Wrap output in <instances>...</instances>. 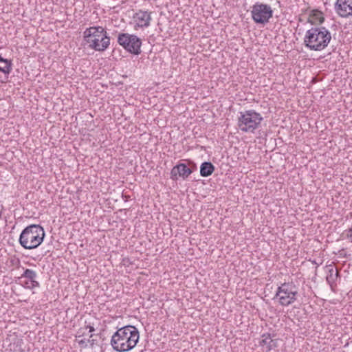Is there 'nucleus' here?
<instances>
[{"label":"nucleus","mask_w":352,"mask_h":352,"mask_svg":"<svg viewBox=\"0 0 352 352\" xmlns=\"http://www.w3.org/2000/svg\"><path fill=\"white\" fill-rule=\"evenodd\" d=\"M140 338L138 329L133 325H126L118 329L112 336L111 344L117 352H127L133 349Z\"/></svg>","instance_id":"nucleus-1"},{"label":"nucleus","mask_w":352,"mask_h":352,"mask_svg":"<svg viewBox=\"0 0 352 352\" xmlns=\"http://www.w3.org/2000/svg\"><path fill=\"white\" fill-rule=\"evenodd\" d=\"M331 40V34L325 27L319 25L308 30L304 37V45L313 51H321Z\"/></svg>","instance_id":"nucleus-2"},{"label":"nucleus","mask_w":352,"mask_h":352,"mask_svg":"<svg viewBox=\"0 0 352 352\" xmlns=\"http://www.w3.org/2000/svg\"><path fill=\"white\" fill-rule=\"evenodd\" d=\"M83 40L90 49L103 52L110 45V37L102 26H92L83 32Z\"/></svg>","instance_id":"nucleus-3"},{"label":"nucleus","mask_w":352,"mask_h":352,"mask_svg":"<svg viewBox=\"0 0 352 352\" xmlns=\"http://www.w3.org/2000/svg\"><path fill=\"white\" fill-rule=\"evenodd\" d=\"M45 236L44 228L38 224H31L25 227L20 234L19 243L25 250L38 248Z\"/></svg>","instance_id":"nucleus-4"},{"label":"nucleus","mask_w":352,"mask_h":352,"mask_svg":"<svg viewBox=\"0 0 352 352\" xmlns=\"http://www.w3.org/2000/svg\"><path fill=\"white\" fill-rule=\"evenodd\" d=\"M263 119L262 116L254 110H247L240 112L237 124L243 132L254 133L260 126Z\"/></svg>","instance_id":"nucleus-5"},{"label":"nucleus","mask_w":352,"mask_h":352,"mask_svg":"<svg viewBox=\"0 0 352 352\" xmlns=\"http://www.w3.org/2000/svg\"><path fill=\"white\" fill-rule=\"evenodd\" d=\"M297 296V287L293 283H284L277 288L274 298L278 299L280 305L287 307L294 303Z\"/></svg>","instance_id":"nucleus-6"},{"label":"nucleus","mask_w":352,"mask_h":352,"mask_svg":"<svg viewBox=\"0 0 352 352\" xmlns=\"http://www.w3.org/2000/svg\"><path fill=\"white\" fill-rule=\"evenodd\" d=\"M118 43L127 52L135 55H139L142 52V41L136 35L120 33L118 37Z\"/></svg>","instance_id":"nucleus-7"},{"label":"nucleus","mask_w":352,"mask_h":352,"mask_svg":"<svg viewBox=\"0 0 352 352\" xmlns=\"http://www.w3.org/2000/svg\"><path fill=\"white\" fill-rule=\"evenodd\" d=\"M252 18L256 23H267L272 17L273 10L270 5L256 2L252 8Z\"/></svg>","instance_id":"nucleus-8"},{"label":"nucleus","mask_w":352,"mask_h":352,"mask_svg":"<svg viewBox=\"0 0 352 352\" xmlns=\"http://www.w3.org/2000/svg\"><path fill=\"white\" fill-rule=\"evenodd\" d=\"M334 10L342 18L352 17V0H336Z\"/></svg>","instance_id":"nucleus-9"},{"label":"nucleus","mask_w":352,"mask_h":352,"mask_svg":"<svg viewBox=\"0 0 352 352\" xmlns=\"http://www.w3.org/2000/svg\"><path fill=\"white\" fill-rule=\"evenodd\" d=\"M192 173V170L188 168L185 164L180 163L175 166L170 171V178L175 181L178 177L186 179Z\"/></svg>","instance_id":"nucleus-10"},{"label":"nucleus","mask_w":352,"mask_h":352,"mask_svg":"<svg viewBox=\"0 0 352 352\" xmlns=\"http://www.w3.org/2000/svg\"><path fill=\"white\" fill-rule=\"evenodd\" d=\"M23 278L28 280L24 283V286L28 289H32L40 286L39 283L36 280L37 274L33 270L25 269L20 277V278Z\"/></svg>","instance_id":"nucleus-11"},{"label":"nucleus","mask_w":352,"mask_h":352,"mask_svg":"<svg viewBox=\"0 0 352 352\" xmlns=\"http://www.w3.org/2000/svg\"><path fill=\"white\" fill-rule=\"evenodd\" d=\"M151 12L140 10L133 15L134 21L140 28H147L151 21Z\"/></svg>","instance_id":"nucleus-12"},{"label":"nucleus","mask_w":352,"mask_h":352,"mask_svg":"<svg viewBox=\"0 0 352 352\" xmlns=\"http://www.w3.org/2000/svg\"><path fill=\"white\" fill-rule=\"evenodd\" d=\"M259 344L261 346H265L266 351H270L278 346L277 340L272 339L269 333L262 335V340L259 342Z\"/></svg>","instance_id":"nucleus-13"},{"label":"nucleus","mask_w":352,"mask_h":352,"mask_svg":"<svg viewBox=\"0 0 352 352\" xmlns=\"http://www.w3.org/2000/svg\"><path fill=\"white\" fill-rule=\"evenodd\" d=\"M324 21V17L323 16V13L319 10H314L310 12L307 21L313 25H321Z\"/></svg>","instance_id":"nucleus-14"},{"label":"nucleus","mask_w":352,"mask_h":352,"mask_svg":"<svg viewBox=\"0 0 352 352\" xmlns=\"http://www.w3.org/2000/svg\"><path fill=\"white\" fill-rule=\"evenodd\" d=\"M214 166L210 162H204L200 166V175L202 177H208L212 174Z\"/></svg>","instance_id":"nucleus-15"},{"label":"nucleus","mask_w":352,"mask_h":352,"mask_svg":"<svg viewBox=\"0 0 352 352\" xmlns=\"http://www.w3.org/2000/svg\"><path fill=\"white\" fill-rule=\"evenodd\" d=\"M12 65L11 60L3 58L0 55V72L5 74H9L12 70Z\"/></svg>","instance_id":"nucleus-16"},{"label":"nucleus","mask_w":352,"mask_h":352,"mask_svg":"<svg viewBox=\"0 0 352 352\" xmlns=\"http://www.w3.org/2000/svg\"><path fill=\"white\" fill-rule=\"evenodd\" d=\"M339 277V270H334L333 267L329 269L328 274L327 276V281L331 285L333 286L336 283V280Z\"/></svg>","instance_id":"nucleus-17"},{"label":"nucleus","mask_w":352,"mask_h":352,"mask_svg":"<svg viewBox=\"0 0 352 352\" xmlns=\"http://www.w3.org/2000/svg\"><path fill=\"white\" fill-rule=\"evenodd\" d=\"M88 343L87 340L82 339L78 341V344L80 346L85 347L87 346V344Z\"/></svg>","instance_id":"nucleus-18"},{"label":"nucleus","mask_w":352,"mask_h":352,"mask_svg":"<svg viewBox=\"0 0 352 352\" xmlns=\"http://www.w3.org/2000/svg\"><path fill=\"white\" fill-rule=\"evenodd\" d=\"M92 337H93V335L91 334L90 336L89 339L87 340L88 343H89L91 344V346H94L96 341L95 339H93Z\"/></svg>","instance_id":"nucleus-19"},{"label":"nucleus","mask_w":352,"mask_h":352,"mask_svg":"<svg viewBox=\"0 0 352 352\" xmlns=\"http://www.w3.org/2000/svg\"><path fill=\"white\" fill-rule=\"evenodd\" d=\"M339 254H340V256H342V257H346L347 256V254L345 252L344 250H340L339 251Z\"/></svg>","instance_id":"nucleus-20"},{"label":"nucleus","mask_w":352,"mask_h":352,"mask_svg":"<svg viewBox=\"0 0 352 352\" xmlns=\"http://www.w3.org/2000/svg\"><path fill=\"white\" fill-rule=\"evenodd\" d=\"M86 328H87V329H89V333H92V332H94V331H95V329L94 328V327L90 326V325H87V326L86 327Z\"/></svg>","instance_id":"nucleus-21"}]
</instances>
